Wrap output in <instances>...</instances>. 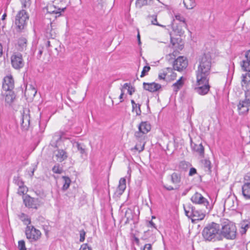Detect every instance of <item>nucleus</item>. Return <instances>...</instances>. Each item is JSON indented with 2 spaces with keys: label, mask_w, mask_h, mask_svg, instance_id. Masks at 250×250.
Here are the masks:
<instances>
[{
  "label": "nucleus",
  "mask_w": 250,
  "mask_h": 250,
  "mask_svg": "<svg viewBox=\"0 0 250 250\" xmlns=\"http://www.w3.org/2000/svg\"><path fill=\"white\" fill-rule=\"evenodd\" d=\"M209 79H207V81L199 82L198 79H196L197 87L195 88L196 92L201 95H204L207 94L210 89V85L209 84Z\"/></svg>",
  "instance_id": "obj_10"
},
{
  "label": "nucleus",
  "mask_w": 250,
  "mask_h": 250,
  "mask_svg": "<svg viewBox=\"0 0 250 250\" xmlns=\"http://www.w3.org/2000/svg\"><path fill=\"white\" fill-rule=\"evenodd\" d=\"M25 206L29 208H37L38 205V199L31 197L28 195L22 197Z\"/></svg>",
  "instance_id": "obj_15"
},
{
  "label": "nucleus",
  "mask_w": 250,
  "mask_h": 250,
  "mask_svg": "<svg viewBox=\"0 0 250 250\" xmlns=\"http://www.w3.org/2000/svg\"><path fill=\"white\" fill-rule=\"evenodd\" d=\"M42 50H40L39 51V53H38V56H39V57H41V56H42Z\"/></svg>",
  "instance_id": "obj_63"
},
{
  "label": "nucleus",
  "mask_w": 250,
  "mask_h": 250,
  "mask_svg": "<svg viewBox=\"0 0 250 250\" xmlns=\"http://www.w3.org/2000/svg\"><path fill=\"white\" fill-rule=\"evenodd\" d=\"M241 66L244 71L250 72V50L245 53V58L241 62Z\"/></svg>",
  "instance_id": "obj_17"
},
{
  "label": "nucleus",
  "mask_w": 250,
  "mask_h": 250,
  "mask_svg": "<svg viewBox=\"0 0 250 250\" xmlns=\"http://www.w3.org/2000/svg\"><path fill=\"white\" fill-rule=\"evenodd\" d=\"M29 110L28 109H23L21 112V126L23 129L27 130L30 125Z\"/></svg>",
  "instance_id": "obj_13"
},
{
  "label": "nucleus",
  "mask_w": 250,
  "mask_h": 250,
  "mask_svg": "<svg viewBox=\"0 0 250 250\" xmlns=\"http://www.w3.org/2000/svg\"><path fill=\"white\" fill-rule=\"evenodd\" d=\"M241 84L244 90L250 89V74L248 72L242 74Z\"/></svg>",
  "instance_id": "obj_21"
},
{
  "label": "nucleus",
  "mask_w": 250,
  "mask_h": 250,
  "mask_svg": "<svg viewBox=\"0 0 250 250\" xmlns=\"http://www.w3.org/2000/svg\"><path fill=\"white\" fill-rule=\"evenodd\" d=\"M24 62L22 58L21 54H17V69L22 67L24 66Z\"/></svg>",
  "instance_id": "obj_34"
},
{
  "label": "nucleus",
  "mask_w": 250,
  "mask_h": 250,
  "mask_svg": "<svg viewBox=\"0 0 250 250\" xmlns=\"http://www.w3.org/2000/svg\"><path fill=\"white\" fill-rule=\"evenodd\" d=\"M193 149L198 152L201 156H203L204 154V148L203 145L200 144L199 145L194 144L193 146H192Z\"/></svg>",
  "instance_id": "obj_29"
},
{
  "label": "nucleus",
  "mask_w": 250,
  "mask_h": 250,
  "mask_svg": "<svg viewBox=\"0 0 250 250\" xmlns=\"http://www.w3.org/2000/svg\"><path fill=\"white\" fill-rule=\"evenodd\" d=\"M36 166H33L31 167H30L29 170L31 171L30 176H32L34 175V172L36 168Z\"/></svg>",
  "instance_id": "obj_55"
},
{
  "label": "nucleus",
  "mask_w": 250,
  "mask_h": 250,
  "mask_svg": "<svg viewBox=\"0 0 250 250\" xmlns=\"http://www.w3.org/2000/svg\"><path fill=\"white\" fill-rule=\"evenodd\" d=\"M183 2L188 9H192L196 6L195 0H184Z\"/></svg>",
  "instance_id": "obj_30"
},
{
  "label": "nucleus",
  "mask_w": 250,
  "mask_h": 250,
  "mask_svg": "<svg viewBox=\"0 0 250 250\" xmlns=\"http://www.w3.org/2000/svg\"><path fill=\"white\" fill-rule=\"evenodd\" d=\"M183 25L182 24H180L176 27H173L174 31L178 34L179 36L183 35L184 33V30L183 29Z\"/></svg>",
  "instance_id": "obj_35"
},
{
  "label": "nucleus",
  "mask_w": 250,
  "mask_h": 250,
  "mask_svg": "<svg viewBox=\"0 0 250 250\" xmlns=\"http://www.w3.org/2000/svg\"><path fill=\"white\" fill-rule=\"evenodd\" d=\"M2 87L5 91L4 95L5 105L12 107L16 99V94L13 90L15 87V81L12 75H7L3 78Z\"/></svg>",
  "instance_id": "obj_2"
},
{
  "label": "nucleus",
  "mask_w": 250,
  "mask_h": 250,
  "mask_svg": "<svg viewBox=\"0 0 250 250\" xmlns=\"http://www.w3.org/2000/svg\"><path fill=\"white\" fill-rule=\"evenodd\" d=\"M62 178L63 180V185L62 188V189L63 191L66 190L70 186L71 182L70 179L67 176H62Z\"/></svg>",
  "instance_id": "obj_31"
},
{
  "label": "nucleus",
  "mask_w": 250,
  "mask_h": 250,
  "mask_svg": "<svg viewBox=\"0 0 250 250\" xmlns=\"http://www.w3.org/2000/svg\"><path fill=\"white\" fill-rule=\"evenodd\" d=\"M46 8L47 13L55 14V17L56 18L58 17H60L61 15V12H63L65 9V8L62 9L57 8L56 6L52 4L48 5Z\"/></svg>",
  "instance_id": "obj_19"
},
{
  "label": "nucleus",
  "mask_w": 250,
  "mask_h": 250,
  "mask_svg": "<svg viewBox=\"0 0 250 250\" xmlns=\"http://www.w3.org/2000/svg\"><path fill=\"white\" fill-rule=\"evenodd\" d=\"M19 218L25 225H27V226H28V225H29L31 223L30 219L27 215L24 213H21V214L19 215Z\"/></svg>",
  "instance_id": "obj_33"
},
{
  "label": "nucleus",
  "mask_w": 250,
  "mask_h": 250,
  "mask_svg": "<svg viewBox=\"0 0 250 250\" xmlns=\"http://www.w3.org/2000/svg\"><path fill=\"white\" fill-rule=\"evenodd\" d=\"M139 132H136L135 136L136 138H140L141 134H143L147 133L150 130L151 126L147 122H142L139 125Z\"/></svg>",
  "instance_id": "obj_16"
},
{
  "label": "nucleus",
  "mask_w": 250,
  "mask_h": 250,
  "mask_svg": "<svg viewBox=\"0 0 250 250\" xmlns=\"http://www.w3.org/2000/svg\"><path fill=\"white\" fill-rule=\"evenodd\" d=\"M6 17V13L3 14V15L2 16L1 20H4Z\"/></svg>",
  "instance_id": "obj_64"
},
{
  "label": "nucleus",
  "mask_w": 250,
  "mask_h": 250,
  "mask_svg": "<svg viewBox=\"0 0 250 250\" xmlns=\"http://www.w3.org/2000/svg\"><path fill=\"white\" fill-rule=\"evenodd\" d=\"M250 101L245 98L244 100H240L237 104V110L240 115H247L250 110Z\"/></svg>",
  "instance_id": "obj_11"
},
{
  "label": "nucleus",
  "mask_w": 250,
  "mask_h": 250,
  "mask_svg": "<svg viewBox=\"0 0 250 250\" xmlns=\"http://www.w3.org/2000/svg\"><path fill=\"white\" fill-rule=\"evenodd\" d=\"M145 145V142L144 141L142 142L140 141V144L137 143L133 149L138 151L139 152H142L144 149Z\"/></svg>",
  "instance_id": "obj_36"
},
{
  "label": "nucleus",
  "mask_w": 250,
  "mask_h": 250,
  "mask_svg": "<svg viewBox=\"0 0 250 250\" xmlns=\"http://www.w3.org/2000/svg\"><path fill=\"white\" fill-rule=\"evenodd\" d=\"M27 46V40L24 37H21L19 39L18 41L17 49L19 51H23L26 49Z\"/></svg>",
  "instance_id": "obj_24"
},
{
  "label": "nucleus",
  "mask_w": 250,
  "mask_h": 250,
  "mask_svg": "<svg viewBox=\"0 0 250 250\" xmlns=\"http://www.w3.org/2000/svg\"><path fill=\"white\" fill-rule=\"evenodd\" d=\"M62 135V132H57L55 134V135L53 137L54 139L55 140V141L57 142L59 140H61Z\"/></svg>",
  "instance_id": "obj_43"
},
{
  "label": "nucleus",
  "mask_w": 250,
  "mask_h": 250,
  "mask_svg": "<svg viewBox=\"0 0 250 250\" xmlns=\"http://www.w3.org/2000/svg\"><path fill=\"white\" fill-rule=\"evenodd\" d=\"M2 54V45L0 43V57Z\"/></svg>",
  "instance_id": "obj_62"
},
{
  "label": "nucleus",
  "mask_w": 250,
  "mask_h": 250,
  "mask_svg": "<svg viewBox=\"0 0 250 250\" xmlns=\"http://www.w3.org/2000/svg\"><path fill=\"white\" fill-rule=\"evenodd\" d=\"M242 194L246 199H250V182H246L242 187Z\"/></svg>",
  "instance_id": "obj_23"
},
{
  "label": "nucleus",
  "mask_w": 250,
  "mask_h": 250,
  "mask_svg": "<svg viewBox=\"0 0 250 250\" xmlns=\"http://www.w3.org/2000/svg\"><path fill=\"white\" fill-rule=\"evenodd\" d=\"M55 154L57 160L59 162L63 161L68 157L66 152L63 149H57L55 151Z\"/></svg>",
  "instance_id": "obj_22"
},
{
  "label": "nucleus",
  "mask_w": 250,
  "mask_h": 250,
  "mask_svg": "<svg viewBox=\"0 0 250 250\" xmlns=\"http://www.w3.org/2000/svg\"><path fill=\"white\" fill-rule=\"evenodd\" d=\"M135 88L131 85L127 88L128 93L130 95H131L135 92Z\"/></svg>",
  "instance_id": "obj_49"
},
{
  "label": "nucleus",
  "mask_w": 250,
  "mask_h": 250,
  "mask_svg": "<svg viewBox=\"0 0 250 250\" xmlns=\"http://www.w3.org/2000/svg\"><path fill=\"white\" fill-rule=\"evenodd\" d=\"M171 181L174 184V187L167 185L164 186V188L169 191L178 189L181 182L180 175L178 173H173L171 175Z\"/></svg>",
  "instance_id": "obj_12"
},
{
  "label": "nucleus",
  "mask_w": 250,
  "mask_h": 250,
  "mask_svg": "<svg viewBox=\"0 0 250 250\" xmlns=\"http://www.w3.org/2000/svg\"><path fill=\"white\" fill-rule=\"evenodd\" d=\"M167 74L163 72L160 73L158 75V78L160 80H165Z\"/></svg>",
  "instance_id": "obj_53"
},
{
  "label": "nucleus",
  "mask_w": 250,
  "mask_h": 250,
  "mask_svg": "<svg viewBox=\"0 0 250 250\" xmlns=\"http://www.w3.org/2000/svg\"><path fill=\"white\" fill-rule=\"evenodd\" d=\"M79 250H92L91 248L89 247L87 244H83Z\"/></svg>",
  "instance_id": "obj_48"
},
{
  "label": "nucleus",
  "mask_w": 250,
  "mask_h": 250,
  "mask_svg": "<svg viewBox=\"0 0 250 250\" xmlns=\"http://www.w3.org/2000/svg\"><path fill=\"white\" fill-rule=\"evenodd\" d=\"M152 2V0H136V6L141 8L143 6L151 4Z\"/></svg>",
  "instance_id": "obj_28"
},
{
  "label": "nucleus",
  "mask_w": 250,
  "mask_h": 250,
  "mask_svg": "<svg viewBox=\"0 0 250 250\" xmlns=\"http://www.w3.org/2000/svg\"><path fill=\"white\" fill-rule=\"evenodd\" d=\"M131 103L132 105V111L134 112L135 110V107H137V104L135 103L133 100H131Z\"/></svg>",
  "instance_id": "obj_56"
},
{
  "label": "nucleus",
  "mask_w": 250,
  "mask_h": 250,
  "mask_svg": "<svg viewBox=\"0 0 250 250\" xmlns=\"http://www.w3.org/2000/svg\"><path fill=\"white\" fill-rule=\"evenodd\" d=\"M152 250V247H151V245L150 244H146L144 246V248L143 249V250Z\"/></svg>",
  "instance_id": "obj_54"
},
{
  "label": "nucleus",
  "mask_w": 250,
  "mask_h": 250,
  "mask_svg": "<svg viewBox=\"0 0 250 250\" xmlns=\"http://www.w3.org/2000/svg\"><path fill=\"white\" fill-rule=\"evenodd\" d=\"M143 87L146 90L150 92H155L161 89L162 86L161 84L154 82L151 83L144 82L143 83Z\"/></svg>",
  "instance_id": "obj_18"
},
{
  "label": "nucleus",
  "mask_w": 250,
  "mask_h": 250,
  "mask_svg": "<svg viewBox=\"0 0 250 250\" xmlns=\"http://www.w3.org/2000/svg\"><path fill=\"white\" fill-rule=\"evenodd\" d=\"M212 61L211 53L208 52L201 56L198 59L197 69L195 71L198 81H207L209 79Z\"/></svg>",
  "instance_id": "obj_1"
},
{
  "label": "nucleus",
  "mask_w": 250,
  "mask_h": 250,
  "mask_svg": "<svg viewBox=\"0 0 250 250\" xmlns=\"http://www.w3.org/2000/svg\"><path fill=\"white\" fill-rule=\"evenodd\" d=\"M137 39H138V44H141V40H140V35L139 33H138V35H137Z\"/></svg>",
  "instance_id": "obj_61"
},
{
  "label": "nucleus",
  "mask_w": 250,
  "mask_h": 250,
  "mask_svg": "<svg viewBox=\"0 0 250 250\" xmlns=\"http://www.w3.org/2000/svg\"><path fill=\"white\" fill-rule=\"evenodd\" d=\"M11 63L13 66V67L14 68H16V54L14 53L11 57Z\"/></svg>",
  "instance_id": "obj_45"
},
{
  "label": "nucleus",
  "mask_w": 250,
  "mask_h": 250,
  "mask_svg": "<svg viewBox=\"0 0 250 250\" xmlns=\"http://www.w3.org/2000/svg\"><path fill=\"white\" fill-rule=\"evenodd\" d=\"M191 201L193 203L203 206L204 208L208 211H209L212 208V205L209 204L208 200L198 192L195 193L192 196Z\"/></svg>",
  "instance_id": "obj_6"
},
{
  "label": "nucleus",
  "mask_w": 250,
  "mask_h": 250,
  "mask_svg": "<svg viewBox=\"0 0 250 250\" xmlns=\"http://www.w3.org/2000/svg\"><path fill=\"white\" fill-rule=\"evenodd\" d=\"M202 235L206 241L215 242L222 240L220 225L214 222L208 224L203 230Z\"/></svg>",
  "instance_id": "obj_3"
},
{
  "label": "nucleus",
  "mask_w": 250,
  "mask_h": 250,
  "mask_svg": "<svg viewBox=\"0 0 250 250\" xmlns=\"http://www.w3.org/2000/svg\"><path fill=\"white\" fill-rule=\"evenodd\" d=\"M80 242H83L85 239V232L83 229L81 230L80 231Z\"/></svg>",
  "instance_id": "obj_44"
},
{
  "label": "nucleus",
  "mask_w": 250,
  "mask_h": 250,
  "mask_svg": "<svg viewBox=\"0 0 250 250\" xmlns=\"http://www.w3.org/2000/svg\"><path fill=\"white\" fill-rule=\"evenodd\" d=\"M17 183L19 186L18 193L20 195H22V197L25 196L28 191V188L23 185V183L21 181H20L19 180H17Z\"/></svg>",
  "instance_id": "obj_25"
},
{
  "label": "nucleus",
  "mask_w": 250,
  "mask_h": 250,
  "mask_svg": "<svg viewBox=\"0 0 250 250\" xmlns=\"http://www.w3.org/2000/svg\"><path fill=\"white\" fill-rule=\"evenodd\" d=\"M240 225V232L243 235L245 234L248 229L250 228V222L248 220H244L241 223Z\"/></svg>",
  "instance_id": "obj_27"
},
{
  "label": "nucleus",
  "mask_w": 250,
  "mask_h": 250,
  "mask_svg": "<svg viewBox=\"0 0 250 250\" xmlns=\"http://www.w3.org/2000/svg\"><path fill=\"white\" fill-rule=\"evenodd\" d=\"M185 78L183 77H181L178 80L174 83L172 87H173V91L177 92L180 90L184 85Z\"/></svg>",
  "instance_id": "obj_26"
},
{
  "label": "nucleus",
  "mask_w": 250,
  "mask_h": 250,
  "mask_svg": "<svg viewBox=\"0 0 250 250\" xmlns=\"http://www.w3.org/2000/svg\"><path fill=\"white\" fill-rule=\"evenodd\" d=\"M154 19L153 21H152V23L154 25H158V26H163L162 25L159 24L158 22H157V18H156V17L155 16H154Z\"/></svg>",
  "instance_id": "obj_57"
},
{
  "label": "nucleus",
  "mask_w": 250,
  "mask_h": 250,
  "mask_svg": "<svg viewBox=\"0 0 250 250\" xmlns=\"http://www.w3.org/2000/svg\"><path fill=\"white\" fill-rule=\"evenodd\" d=\"M25 234L27 239L31 241L38 240L41 237L40 231L33 226H27L25 229Z\"/></svg>",
  "instance_id": "obj_9"
},
{
  "label": "nucleus",
  "mask_w": 250,
  "mask_h": 250,
  "mask_svg": "<svg viewBox=\"0 0 250 250\" xmlns=\"http://www.w3.org/2000/svg\"><path fill=\"white\" fill-rule=\"evenodd\" d=\"M176 20L180 21V22H182L181 24L183 25V26L185 28L187 26V24L186 23L185 19L184 17L181 16L180 14H177L175 16Z\"/></svg>",
  "instance_id": "obj_37"
},
{
  "label": "nucleus",
  "mask_w": 250,
  "mask_h": 250,
  "mask_svg": "<svg viewBox=\"0 0 250 250\" xmlns=\"http://www.w3.org/2000/svg\"><path fill=\"white\" fill-rule=\"evenodd\" d=\"M24 88H25L24 91V95L25 98L27 100L30 101H32L37 93V91L36 89L32 85H29L28 86L26 84L24 83L23 86H21L19 88L17 92L22 94L23 93Z\"/></svg>",
  "instance_id": "obj_7"
},
{
  "label": "nucleus",
  "mask_w": 250,
  "mask_h": 250,
  "mask_svg": "<svg viewBox=\"0 0 250 250\" xmlns=\"http://www.w3.org/2000/svg\"><path fill=\"white\" fill-rule=\"evenodd\" d=\"M130 86V83H125L123 86H122V88H124V89H127L128 88V87H129Z\"/></svg>",
  "instance_id": "obj_58"
},
{
  "label": "nucleus",
  "mask_w": 250,
  "mask_h": 250,
  "mask_svg": "<svg viewBox=\"0 0 250 250\" xmlns=\"http://www.w3.org/2000/svg\"><path fill=\"white\" fill-rule=\"evenodd\" d=\"M147 226L148 227H151L157 229L156 225L155 224V223L153 222L152 221H149L148 223H147Z\"/></svg>",
  "instance_id": "obj_52"
},
{
  "label": "nucleus",
  "mask_w": 250,
  "mask_h": 250,
  "mask_svg": "<svg viewBox=\"0 0 250 250\" xmlns=\"http://www.w3.org/2000/svg\"><path fill=\"white\" fill-rule=\"evenodd\" d=\"M76 146L81 154H84L85 152L84 146L79 143H76Z\"/></svg>",
  "instance_id": "obj_39"
},
{
  "label": "nucleus",
  "mask_w": 250,
  "mask_h": 250,
  "mask_svg": "<svg viewBox=\"0 0 250 250\" xmlns=\"http://www.w3.org/2000/svg\"><path fill=\"white\" fill-rule=\"evenodd\" d=\"M28 18V15L25 10L19 11L17 15V29H18L20 31L24 30L26 26Z\"/></svg>",
  "instance_id": "obj_8"
},
{
  "label": "nucleus",
  "mask_w": 250,
  "mask_h": 250,
  "mask_svg": "<svg viewBox=\"0 0 250 250\" xmlns=\"http://www.w3.org/2000/svg\"><path fill=\"white\" fill-rule=\"evenodd\" d=\"M196 173V169L194 167H191L189 172V176H193Z\"/></svg>",
  "instance_id": "obj_51"
},
{
  "label": "nucleus",
  "mask_w": 250,
  "mask_h": 250,
  "mask_svg": "<svg viewBox=\"0 0 250 250\" xmlns=\"http://www.w3.org/2000/svg\"><path fill=\"white\" fill-rule=\"evenodd\" d=\"M18 248L19 250H26L25 244L24 240H20L18 242Z\"/></svg>",
  "instance_id": "obj_40"
},
{
  "label": "nucleus",
  "mask_w": 250,
  "mask_h": 250,
  "mask_svg": "<svg viewBox=\"0 0 250 250\" xmlns=\"http://www.w3.org/2000/svg\"><path fill=\"white\" fill-rule=\"evenodd\" d=\"M52 171L55 173L61 174L63 171V169L60 167L59 165H56L52 168Z\"/></svg>",
  "instance_id": "obj_38"
},
{
  "label": "nucleus",
  "mask_w": 250,
  "mask_h": 250,
  "mask_svg": "<svg viewBox=\"0 0 250 250\" xmlns=\"http://www.w3.org/2000/svg\"><path fill=\"white\" fill-rule=\"evenodd\" d=\"M245 98L250 101V90H245Z\"/></svg>",
  "instance_id": "obj_50"
},
{
  "label": "nucleus",
  "mask_w": 250,
  "mask_h": 250,
  "mask_svg": "<svg viewBox=\"0 0 250 250\" xmlns=\"http://www.w3.org/2000/svg\"><path fill=\"white\" fill-rule=\"evenodd\" d=\"M134 241L135 242V243H136V244L137 245H140V241H139V239L138 238L134 236Z\"/></svg>",
  "instance_id": "obj_59"
},
{
  "label": "nucleus",
  "mask_w": 250,
  "mask_h": 250,
  "mask_svg": "<svg viewBox=\"0 0 250 250\" xmlns=\"http://www.w3.org/2000/svg\"><path fill=\"white\" fill-rule=\"evenodd\" d=\"M131 213V210L128 208L125 213V217L126 218L127 220H129V219H132V217L129 215Z\"/></svg>",
  "instance_id": "obj_46"
},
{
  "label": "nucleus",
  "mask_w": 250,
  "mask_h": 250,
  "mask_svg": "<svg viewBox=\"0 0 250 250\" xmlns=\"http://www.w3.org/2000/svg\"><path fill=\"white\" fill-rule=\"evenodd\" d=\"M205 170L209 173L211 172V162L207 159H204L202 161Z\"/></svg>",
  "instance_id": "obj_32"
},
{
  "label": "nucleus",
  "mask_w": 250,
  "mask_h": 250,
  "mask_svg": "<svg viewBox=\"0 0 250 250\" xmlns=\"http://www.w3.org/2000/svg\"><path fill=\"white\" fill-rule=\"evenodd\" d=\"M184 208L186 216L191 219L192 222L194 223L196 221L203 220L205 217L206 211H208L204 208L200 210L196 209L191 205H188L187 207L184 206Z\"/></svg>",
  "instance_id": "obj_5"
},
{
  "label": "nucleus",
  "mask_w": 250,
  "mask_h": 250,
  "mask_svg": "<svg viewBox=\"0 0 250 250\" xmlns=\"http://www.w3.org/2000/svg\"><path fill=\"white\" fill-rule=\"evenodd\" d=\"M126 188V180L125 178H122L119 181V186L115 192L114 194L120 197Z\"/></svg>",
  "instance_id": "obj_20"
},
{
  "label": "nucleus",
  "mask_w": 250,
  "mask_h": 250,
  "mask_svg": "<svg viewBox=\"0 0 250 250\" xmlns=\"http://www.w3.org/2000/svg\"><path fill=\"white\" fill-rule=\"evenodd\" d=\"M124 95V93H121L119 96V99L120 100V103H122L123 102V96Z\"/></svg>",
  "instance_id": "obj_60"
},
{
  "label": "nucleus",
  "mask_w": 250,
  "mask_h": 250,
  "mask_svg": "<svg viewBox=\"0 0 250 250\" xmlns=\"http://www.w3.org/2000/svg\"><path fill=\"white\" fill-rule=\"evenodd\" d=\"M137 115H140L141 114V104H137V107H135V110Z\"/></svg>",
  "instance_id": "obj_47"
},
{
  "label": "nucleus",
  "mask_w": 250,
  "mask_h": 250,
  "mask_svg": "<svg viewBox=\"0 0 250 250\" xmlns=\"http://www.w3.org/2000/svg\"><path fill=\"white\" fill-rule=\"evenodd\" d=\"M188 64L187 59L183 56H180L174 62L173 68L177 71H181L187 67Z\"/></svg>",
  "instance_id": "obj_14"
},
{
  "label": "nucleus",
  "mask_w": 250,
  "mask_h": 250,
  "mask_svg": "<svg viewBox=\"0 0 250 250\" xmlns=\"http://www.w3.org/2000/svg\"><path fill=\"white\" fill-rule=\"evenodd\" d=\"M20 1L23 8H26L30 5V0H20Z\"/></svg>",
  "instance_id": "obj_42"
},
{
  "label": "nucleus",
  "mask_w": 250,
  "mask_h": 250,
  "mask_svg": "<svg viewBox=\"0 0 250 250\" xmlns=\"http://www.w3.org/2000/svg\"><path fill=\"white\" fill-rule=\"evenodd\" d=\"M150 67L149 66H145L141 72V77H144L147 75V72L150 70Z\"/></svg>",
  "instance_id": "obj_41"
},
{
  "label": "nucleus",
  "mask_w": 250,
  "mask_h": 250,
  "mask_svg": "<svg viewBox=\"0 0 250 250\" xmlns=\"http://www.w3.org/2000/svg\"><path fill=\"white\" fill-rule=\"evenodd\" d=\"M220 231L222 240L223 238L228 240H234L236 237V226L234 223L228 219H223L221 221Z\"/></svg>",
  "instance_id": "obj_4"
}]
</instances>
